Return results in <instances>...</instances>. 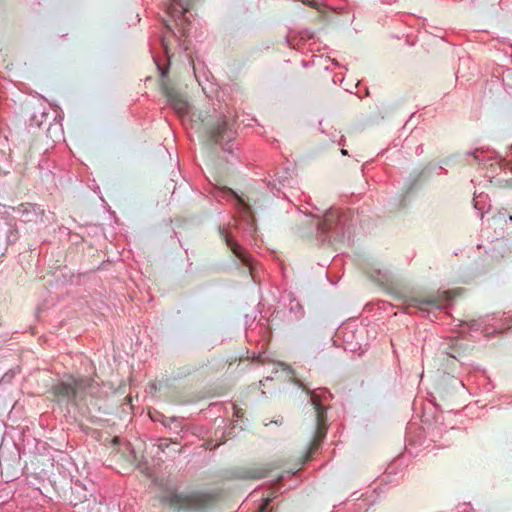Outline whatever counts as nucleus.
<instances>
[{"mask_svg": "<svg viewBox=\"0 0 512 512\" xmlns=\"http://www.w3.org/2000/svg\"><path fill=\"white\" fill-rule=\"evenodd\" d=\"M355 221L350 209L331 207L322 215H306L302 236L314 238L317 244L334 245L350 238Z\"/></svg>", "mask_w": 512, "mask_h": 512, "instance_id": "1", "label": "nucleus"}, {"mask_svg": "<svg viewBox=\"0 0 512 512\" xmlns=\"http://www.w3.org/2000/svg\"><path fill=\"white\" fill-rule=\"evenodd\" d=\"M289 373L293 374L292 382L295 385H298L300 388H302L303 391L307 393L311 404V414L309 421L311 439L302 457L303 462H309L319 451L324 439L326 438L328 430V402L332 399L333 396L326 388L310 389L307 385L301 382V380L294 374L291 368H289Z\"/></svg>", "mask_w": 512, "mask_h": 512, "instance_id": "2", "label": "nucleus"}, {"mask_svg": "<svg viewBox=\"0 0 512 512\" xmlns=\"http://www.w3.org/2000/svg\"><path fill=\"white\" fill-rule=\"evenodd\" d=\"M403 302L407 313H418L430 321H437L441 319L440 316L450 317L453 295L449 290H437L405 297Z\"/></svg>", "mask_w": 512, "mask_h": 512, "instance_id": "3", "label": "nucleus"}, {"mask_svg": "<svg viewBox=\"0 0 512 512\" xmlns=\"http://www.w3.org/2000/svg\"><path fill=\"white\" fill-rule=\"evenodd\" d=\"M213 196L218 200H225L235 209V226L243 236L254 237L257 231L255 212L249 198L239 194L228 186L217 185L212 190Z\"/></svg>", "mask_w": 512, "mask_h": 512, "instance_id": "4", "label": "nucleus"}, {"mask_svg": "<svg viewBox=\"0 0 512 512\" xmlns=\"http://www.w3.org/2000/svg\"><path fill=\"white\" fill-rule=\"evenodd\" d=\"M299 470L283 471L276 475L275 481L269 489H255L243 501L241 512L247 509L250 512H272L271 502L278 493L291 489L297 484Z\"/></svg>", "mask_w": 512, "mask_h": 512, "instance_id": "5", "label": "nucleus"}, {"mask_svg": "<svg viewBox=\"0 0 512 512\" xmlns=\"http://www.w3.org/2000/svg\"><path fill=\"white\" fill-rule=\"evenodd\" d=\"M202 124L209 140L213 144L221 146L224 152L232 155L236 138L235 116L232 112L224 111L222 106H219V111L214 109V113L205 117Z\"/></svg>", "mask_w": 512, "mask_h": 512, "instance_id": "6", "label": "nucleus"}, {"mask_svg": "<svg viewBox=\"0 0 512 512\" xmlns=\"http://www.w3.org/2000/svg\"><path fill=\"white\" fill-rule=\"evenodd\" d=\"M220 498L221 493L216 490L191 494L170 492L164 497V501L175 511L208 512L217 505Z\"/></svg>", "mask_w": 512, "mask_h": 512, "instance_id": "7", "label": "nucleus"}, {"mask_svg": "<svg viewBox=\"0 0 512 512\" xmlns=\"http://www.w3.org/2000/svg\"><path fill=\"white\" fill-rule=\"evenodd\" d=\"M89 385V380L86 378L68 375L54 385L52 390L58 405L68 408L70 405H78Z\"/></svg>", "mask_w": 512, "mask_h": 512, "instance_id": "8", "label": "nucleus"}, {"mask_svg": "<svg viewBox=\"0 0 512 512\" xmlns=\"http://www.w3.org/2000/svg\"><path fill=\"white\" fill-rule=\"evenodd\" d=\"M367 334L368 330L365 327L358 326L354 322L347 323L337 329L335 342L341 341L345 351L362 355L369 346Z\"/></svg>", "mask_w": 512, "mask_h": 512, "instance_id": "9", "label": "nucleus"}, {"mask_svg": "<svg viewBox=\"0 0 512 512\" xmlns=\"http://www.w3.org/2000/svg\"><path fill=\"white\" fill-rule=\"evenodd\" d=\"M460 327L467 328L470 333L479 332L488 339L509 329L507 318L498 317L496 313L463 320L460 322Z\"/></svg>", "mask_w": 512, "mask_h": 512, "instance_id": "10", "label": "nucleus"}, {"mask_svg": "<svg viewBox=\"0 0 512 512\" xmlns=\"http://www.w3.org/2000/svg\"><path fill=\"white\" fill-rule=\"evenodd\" d=\"M219 234L221 238L226 243L227 247L231 250L235 258L239 261V263L246 267L249 271V274L252 277V280L256 282V274H257V261L252 257V255L236 240L233 234L229 231L225 226L218 227Z\"/></svg>", "mask_w": 512, "mask_h": 512, "instance_id": "11", "label": "nucleus"}, {"mask_svg": "<svg viewBox=\"0 0 512 512\" xmlns=\"http://www.w3.org/2000/svg\"><path fill=\"white\" fill-rule=\"evenodd\" d=\"M483 156L484 159L482 161H473V164H478L484 171L483 176L490 179V181L509 165L508 161L495 151H489L483 148Z\"/></svg>", "mask_w": 512, "mask_h": 512, "instance_id": "12", "label": "nucleus"}, {"mask_svg": "<svg viewBox=\"0 0 512 512\" xmlns=\"http://www.w3.org/2000/svg\"><path fill=\"white\" fill-rule=\"evenodd\" d=\"M483 157V148H476L464 153H453L440 161L439 169L441 172L447 174L448 171L444 166H453L456 164L472 165L473 161H482L484 159Z\"/></svg>", "mask_w": 512, "mask_h": 512, "instance_id": "13", "label": "nucleus"}, {"mask_svg": "<svg viewBox=\"0 0 512 512\" xmlns=\"http://www.w3.org/2000/svg\"><path fill=\"white\" fill-rule=\"evenodd\" d=\"M355 495H357V492H353L345 501L346 505H349L352 502L349 508L354 512H368L369 509L374 506L379 499V493L377 489H374L371 492L363 493L357 498H354Z\"/></svg>", "mask_w": 512, "mask_h": 512, "instance_id": "14", "label": "nucleus"}, {"mask_svg": "<svg viewBox=\"0 0 512 512\" xmlns=\"http://www.w3.org/2000/svg\"><path fill=\"white\" fill-rule=\"evenodd\" d=\"M161 90L166 98L168 105L179 115H185L188 113L189 104L184 96L170 87L166 83H162Z\"/></svg>", "mask_w": 512, "mask_h": 512, "instance_id": "15", "label": "nucleus"}, {"mask_svg": "<svg viewBox=\"0 0 512 512\" xmlns=\"http://www.w3.org/2000/svg\"><path fill=\"white\" fill-rule=\"evenodd\" d=\"M422 173L417 175H411L407 178L402 186V193L398 199H396V203L391 207V211H398L406 207L407 198L410 194L415 192L420 186V177Z\"/></svg>", "mask_w": 512, "mask_h": 512, "instance_id": "16", "label": "nucleus"}, {"mask_svg": "<svg viewBox=\"0 0 512 512\" xmlns=\"http://www.w3.org/2000/svg\"><path fill=\"white\" fill-rule=\"evenodd\" d=\"M15 213L20 215L21 221L24 223L36 222L39 217L45 213L41 205L32 203H22L12 208Z\"/></svg>", "mask_w": 512, "mask_h": 512, "instance_id": "17", "label": "nucleus"}, {"mask_svg": "<svg viewBox=\"0 0 512 512\" xmlns=\"http://www.w3.org/2000/svg\"><path fill=\"white\" fill-rule=\"evenodd\" d=\"M160 45L163 50V57L158 55H152L153 61L156 65L157 71L161 77V79H165L169 74L170 62H169V44L165 37L160 38Z\"/></svg>", "mask_w": 512, "mask_h": 512, "instance_id": "18", "label": "nucleus"}, {"mask_svg": "<svg viewBox=\"0 0 512 512\" xmlns=\"http://www.w3.org/2000/svg\"><path fill=\"white\" fill-rule=\"evenodd\" d=\"M273 182L268 181L266 183L267 188L270 190V192L275 196H280V188H278L275 184V182H278L281 186L286 187L289 186L292 178H291V168L289 165L285 166L282 170H279L274 175Z\"/></svg>", "mask_w": 512, "mask_h": 512, "instance_id": "19", "label": "nucleus"}, {"mask_svg": "<svg viewBox=\"0 0 512 512\" xmlns=\"http://www.w3.org/2000/svg\"><path fill=\"white\" fill-rule=\"evenodd\" d=\"M170 2L173 6L172 16L181 21L182 30L184 33L186 30L184 23L189 22L186 14L190 11L191 0H170Z\"/></svg>", "mask_w": 512, "mask_h": 512, "instance_id": "20", "label": "nucleus"}, {"mask_svg": "<svg viewBox=\"0 0 512 512\" xmlns=\"http://www.w3.org/2000/svg\"><path fill=\"white\" fill-rule=\"evenodd\" d=\"M266 476V471L258 468H237L232 471V477L236 479H261Z\"/></svg>", "mask_w": 512, "mask_h": 512, "instance_id": "21", "label": "nucleus"}, {"mask_svg": "<svg viewBox=\"0 0 512 512\" xmlns=\"http://www.w3.org/2000/svg\"><path fill=\"white\" fill-rule=\"evenodd\" d=\"M8 220L9 221L7 222V226L9 229L6 234V242L8 245H13L18 241L20 234L17 228L16 219L9 218Z\"/></svg>", "mask_w": 512, "mask_h": 512, "instance_id": "22", "label": "nucleus"}, {"mask_svg": "<svg viewBox=\"0 0 512 512\" xmlns=\"http://www.w3.org/2000/svg\"><path fill=\"white\" fill-rule=\"evenodd\" d=\"M399 464L397 461H394L388 465L385 470L384 476L381 478V483L388 484L397 482V474L399 473Z\"/></svg>", "mask_w": 512, "mask_h": 512, "instance_id": "23", "label": "nucleus"}, {"mask_svg": "<svg viewBox=\"0 0 512 512\" xmlns=\"http://www.w3.org/2000/svg\"><path fill=\"white\" fill-rule=\"evenodd\" d=\"M184 418L172 416L169 418L167 424H165V428H167L171 433L179 435L181 432L185 431V426L182 424Z\"/></svg>", "mask_w": 512, "mask_h": 512, "instance_id": "24", "label": "nucleus"}, {"mask_svg": "<svg viewBox=\"0 0 512 512\" xmlns=\"http://www.w3.org/2000/svg\"><path fill=\"white\" fill-rule=\"evenodd\" d=\"M446 345H447V347L445 348L446 354L454 359H458V357L461 355L460 341L458 339H453Z\"/></svg>", "mask_w": 512, "mask_h": 512, "instance_id": "25", "label": "nucleus"}, {"mask_svg": "<svg viewBox=\"0 0 512 512\" xmlns=\"http://www.w3.org/2000/svg\"><path fill=\"white\" fill-rule=\"evenodd\" d=\"M411 427L407 428L406 432V442L408 445L421 446L424 443V438L422 437V431L420 430L417 436L412 435Z\"/></svg>", "mask_w": 512, "mask_h": 512, "instance_id": "26", "label": "nucleus"}, {"mask_svg": "<svg viewBox=\"0 0 512 512\" xmlns=\"http://www.w3.org/2000/svg\"><path fill=\"white\" fill-rule=\"evenodd\" d=\"M469 64H470L469 57L459 59V67L455 73L457 79L465 78L467 76L464 71H465V67H468Z\"/></svg>", "mask_w": 512, "mask_h": 512, "instance_id": "27", "label": "nucleus"}, {"mask_svg": "<svg viewBox=\"0 0 512 512\" xmlns=\"http://www.w3.org/2000/svg\"><path fill=\"white\" fill-rule=\"evenodd\" d=\"M506 252H507V246L503 241H498L493 245V248H492V253H493L492 256L493 257H497L498 255L496 253H498L499 256L501 258H503V257H505Z\"/></svg>", "mask_w": 512, "mask_h": 512, "instance_id": "28", "label": "nucleus"}, {"mask_svg": "<svg viewBox=\"0 0 512 512\" xmlns=\"http://www.w3.org/2000/svg\"><path fill=\"white\" fill-rule=\"evenodd\" d=\"M149 415H150V418H151V420L153 422H159L164 427H165V424H167V422L169 421V418H170V417H167L163 413H161L159 411H156V410H154L153 412H150Z\"/></svg>", "mask_w": 512, "mask_h": 512, "instance_id": "29", "label": "nucleus"}, {"mask_svg": "<svg viewBox=\"0 0 512 512\" xmlns=\"http://www.w3.org/2000/svg\"><path fill=\"white\" fill-rule=\"evenodd\" d=\"M338 134L339 133L337 132V130H333V131L327 133V135L329 136V138L332 142H337L340 146H344L345 137L343 135L338 136Z\"/></svg>", "mask_w": 512, "mask_h": 512, "instance_id": "30", "label": "nucleus"}, {"mask_svg": "<svg viewBox=\"0 0 512 512\" xmlns=\"http://www.w3.org/2000/svg\"><path fill=\"white\" fill-rule=\"evenodd\" d=\"M478 373H480V377L483 378V381L485 382L484 389L486 391H491L494 388V384L487 377L486 372L484 370H479Z\"/></svg>", "mask_w": 512, "mask_h": 512, "instance_id": "31", "label": "nucleus"}, {"mask_svg": "<svg viewBox=\"0 0 512 512\" xmlns=\"http://www.w3.org/2000/svg\"><path fill=\"white\" fill-rule=\"evenodd\" d=\"M454 512H474V509L470 503H462L456 507Z\"/></svg>", "mask_w": 512, "mask_h": 512, "instance_id": "32", "label": "nucleus"}, {"mask_svg": "<svg viewBox=\"0 0 512 512\" xmlns=\"http://www.w3.org/2000/svg\"><path fill=\"white\" fill-rule=\"evenodd\" d=\"M41 126V121L39 120L38 116L33 114L30 119H29V122H28V127L29 128H40Z\"/></svg>", "mask_w": 512, "mask_h": 512, "instance_id": "33", "label": "nucleus"}, {"mask_svg": "<svg viewBox=\"0 0 512 512\" xmlns=\"http://www.w3.org/2000/svg\"><path fill=\"white\" fill-rule=\"evenodd\" d=\"M170 442H171V440H170V439H168V438L160 439V442H159V448H160L162 451H165V449L169 447Z\"/></svg>", "mask_w": 512, "mask_h": 512, "instance_id": "34", "label": "nucleus"}, {"mask_svg": "<svg viewBox=\"0 0 512 512\" xmlns=\"http://www.w3.org/2000/svg\"><path fill=\"white\" fill-rule=\"evenodd\" d=\"M295 41V38H290L289 36L286 37V43L290 48H296L297 44L295 43Z\"/></svg>", "mask_w": 512, "mask_h": 512, "instance_id": "35", "label": "nucleus"}, {"mask_svg": "<svg viewBox=\"0 0 512 512\" xmlns=\"http://www.w3.org/2000/svg\"><path fill=\"white\" fill-rule=\"evenodd\" d=\"M423 151H424V149H423V144L418 145V146L416 147V149H415V153H416V155H418V156H419V155H421V154L423 153Z\"/></svg>", "mask_w": 512, "mask_h": 512, "instance_id": "36", "label": "nucleus"}, {"mask_svg": "<svg viewBox=\"0 0 512 512\" xmlns=\"http://www.w3.org/2000/svg\"><path fill=\"white\" fill-rule=\"evenodd\" d=\"M1 217H2V219H4V220H5V223H6V224H7V222L9 221V220H8L9 218H13V217H12V216H10L7 212L3 213Z\"/></svg>", "mask_w": 512, "mask_h": 512, "instance_id": "37", "label": "nucleus"}, {"mask_svg": "<svg viewBox=\"0 0 512 512\" xmlns=\"http://www.w3.org/2000/svg\"><path fill=\"white\" fill-rule=\"evenodd\" d=\"M504 77L512 78V69H507L506 71H504Z\"/></svg>", "mask_w": 512, "mask_h": 512, "instance_id": "38", "label": "nucleus"}, {"mask_svg": "<svg viewBox=\"0 0 512 512\" xmlns=\"http://www.w3.org/2000/svg\"><path fill=\"white\" fill-rule=\"evenodd\" d=\"M167 29H168V31H169L173 36H176L175 32L173 31V29H172L169 25H167Z\"/></svg>", "mask_w": 512, "mask_h": 512, "instance_id": "39", "label": "nucleus"}, {"mask_svg": "<svg viewBox=\"0 0 512 512\" xmlns=\"http://www.w3.org/2000/svg\"><path fill=\"white\" fill-rule=\"evenodd\" d=\"M413 138H414V134H412V135L410 136V138H407V139L405 140L406 144L408 145V144L410 143V141H412V139H413Z\"/></svg>", "mask_w": 512, "mask_h": 512, "instance_id": "40", "label": "nucleus"}, {"mask_svg": "<svg viewBox=\"0 0 512 512\" xmlns=\"http://www.w3.org/2000/svg\"><path fill=\"white\" fill-rule=\"evenodd\" d=\"M382 3L391 4L394 0H380Z\"/></svg>", "mask_w": 512, "mask_h": 512, "instance_id": "41", "label": "nucleus"}, {"mask_svg": "<svg viewBox=\"0 0 512 512\" xmlns=\"http://www.w3.org/2000/svg\"><path fill=\"white\" fill-rule=\"evenodd\" d=\"M341 153H342V155H347V154H348V153H347V150H345V149H342V150H341Z\"/></svg>", "mask_w": 512, "mask_h": 512, "instance_id": "42", "label": "nucleus"}, {"mask_svg": "<svg viewBox=\"0 0 512 512\" xmlns=\"http://www.w3.org/2000/svg\"><path fill=\"white\" fill-rule=\"evenodd\" d=\"M274 423L280 425V424H282V419L281 420H276V421H274Z\"/></svg>", "mask_w": 512, "mask_h": 512, "instance_id": "43", "label": "nucleus"}, {"mask_svg": "<svg viewBox=\"0 0 512 512\" xmlns=\"http://www.w3.org/2000/svg\"><path fill=\"white\" fill-rule=\"evenodd\" d=\"M433 400H435V398H433ZM431 402L433 403L434 407H436V408L438 407L434 401H431Z\"/></svg>", "mask_w": 512, "mask_h": 512, "instance_id": "44", "label": "nucleus"}, {"mask_svg": "<svg viewBox=\"0 0 512 512\" xmlns=\"http://www.w3.org/2000/svg\"><path fill=\"white\" fill-rule=\"evenodd\" d=\"M429 168H431V169H435L436 167L426 166V169H429Z\"/></svg>", "mask_w": 512, "mask_h": 512, "instance_id": "45", "label": "nucleus"}, {"mask_svg": "<svg viewBox=\"0 0 512 512\" xmlns=\"http://www.w3.org/2000/svg\"><path fill=\"white\" fill-rule=\"evenodd\" d=\"M40 117L41 118L45 117V113H41Z\"/></svg>", "mask_w": 512, "mask_h": 512, "instance_id": "46", "label": "nucleus"}, {"mask_svg": "<svg viewBox=\"0 0 512 512\" xmlns=\"http://www.w3.org/2000/svg\"><path fill=\"white\" fill-rule=\"evenodd\" d=\"M450 430L454 431V430H458V429H457V428H455V427H451V429H450Z\"/></svg>", "mask_w": 512, "mask_h": 512, "instance_id": "47", "label": "nucleus"}, {"mask_svg": "<svg viewBox=\"0 0 512 512\" xmlns=\"http://www.w3.org/2000/svg\"><path fill=\"white\" fill-rule=\"evenodd\" d=\"M431 441H435L434 434H432Z\"/></svg>", "mask_w": 512, "mask_h": 512, "instance_id": "48", "label": "nucleus"}, {"mask_svg": "<svg viewBox=\"0 0 512 512\" xmlns=\"http://www.w3.org/2000/svg\"><path fill=\"white\" fill-rule=\"evenodd\" d=\"M472 3H474V0H472Z\"/></svg>", "mask_w": 512, "mask_h": 512, "instance_id": "49", "label": "nucleus"}, {"mask_svg": "<svg viewBox=\"0 0 512 512\" xmlns=\"http://www.w3.org/2000/svg\"><path fill=\"white\" fill-rule=\"evenodd\" d=\"M510 149H512V146L510 147Z\"/></svg>", "mask_w": 512, "mask_h": 512, "instance_id": "50", "label": "nucleus"}]
</instances>
